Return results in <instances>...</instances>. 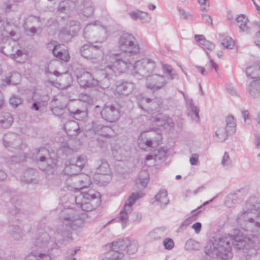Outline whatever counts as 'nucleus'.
Listing matches in <instances>:
<instances>
[{"instance_id":"nucleus-53","label":"nucleus","mask_w":260,"mask_h":260,"mask_svg":"<svg viewBox=\"0 0 260 260\" xmlns=\"http://www.w3.org/2000/svg\"><path fill=\"white\" fill-rule=\"evenodd\" d=\"M65 107L66 105L62 106L61 108L58 106L52 108V111L55 115L57 116H61L64 114Z\"/></svg>"},{"instance_id":"nucleus-17","label":"nucleus","mask_w":260,"mask_h":260,"mask_svg":"<svg viewBox=\"0 0 260 260\" xmlns=\"http://www.w3.org/2000/svg\"><path fill=\"white\" fill-rule=\"evenodd\" d=\"M250 82L247 87V91L250 96L253 99L260 98V77Z\"/></svg>"},{"instance_id":"nucleus-51","label":"nucleus","mask_w":260,"mask_h":260,"mask_svg":"<svg viewBox=\"0 0 260 260\" xmlns=\"http://www.w3.org/2000/svg\"><path fill=\"white\" fill-rule=\"evenodd\" d=\"M221 164L223 167H229L232 165V160L228 152H225L222 157Z\"/></svg>"},{"instance_id":"nucleus-63","label":"nucleus","mask_w":260,"mask_h":260,"mask_svg":"<svg viewBox=\"0 0 260 260\" xmlns=\"http://www.w3.org/2000/svg\"><path fill=\"white\" fill-rule=\"evenodd\" d=\"M254 43L256 46L260 47V30H258L255 34Z\"/></svg>"},{"instance_id":"nucleus-26","label":"nucleus","mask_w":260,"mask_h":260,"mask_svg":"<svg viewBox=\"0 0 260 260\" xmlns=\"http://www.w3.org/2000/svg\"><path fill=\"white\" fill-rule=\"evenodd\" d=\"M128 14L132 19L134 20L139 19L143 22H148L150 20L148 14L143 11L136 10L129 12Z\"/></svg>"},{"instance_id":"nucleus-34","label":"nucleus","mask_w":260,"mask_h":260,"mask_svg":"<svg viewBox=\"0 0 260 260\" xmlns=\"http://www.w3.org/2000/svg\"><path fill=\"white\" fill-rule=\"evenodd\" d=\"M80 24L79 21L76 20H70L67 24L66 26L68 27L72 33V36L77 35L80 29Z\"/></svg>"},{"instance_id":"nucleus-14","label":"nucleus","mask_w":260,"mask_h":260,"mask_svg":"<svg viewBox=\"0 0 260 260\" xmlns=\"http://www.w3.org/2000/svg\"><path fill=\"white\" fill-rule=\"evenodd\" d=\"M100 113L102 117L109 122L117 121L120 117L119 109L112 105H104Z\"/></svg>"},{"instance_id":"nucleus-1","label":"nucleus","mask_w":260,"mask_h":260,"mask_svg":"<svg viewBox=\"0 0 260 260\" xmlns=\"http://www.w3.org/2000/svg\"><path fill=\"white\" fill-rule=\"evenodd\" d=\"M79 218L73 209H65L59 217V223L53 233H39V235L33 242L35 251L28 255L25 260H51L48 252L53 249H58L62 245L71 242L72 230L74 228L75 222ZM52 233V232H51Z\"/></svg>"},{"instance_id":"nucleus-39","label":"nucleus","mask_w":260,"mask_h":260,"mask_svg":"<svg viewBox=\"0 0 260 260\" xmlns=\"http://www.w3.org/2000/svg\"><path fill=\"white\" fill-rule=\"evenodd\" d=\"M230 134L228 129L224 127H219L215 132V135L218 138V141L224 142L228 138V135Z\"/></svg>"},{"instance_id":"nucleus-41","label":"nucleus","mask_w":260,"mask_h":260,"mask_svg":"<svg viewBox=\"0 0 260 260\" xmlns=\"http://www.w3.org/2000/svg\"><path fill=\"white\" fill-rule=\"evenodd\" d=\"M187 104L191 111V117L195 121L198 122L199 120V110L197 107L194 106L192 100H188L187 101Z\"/></svg>"},{"instance_id":"nucleus-3","label":"nucleus","mask_w":260,"mask_h":260,"mask_svg":"<svg viewBox=\"0 0 260 260\" xmlns=\"http://www.w3.org/2000/svg\"><path fill=\"white\" fill-rule=\"evenodd\" d=\"M75 74L79 85L83 88L96 85L103 88H108L110 85L111 81L114 80L116 76L115 71L110 67L100 69L93 76L82 68H77Z\"/></svg>"},{"instance_id":"nucleus-52","label":"nucleus","mask_w":260,"mask_h":260,"mask_svg":"<svg viewBox=\"0 0 260 260\" xmlns=\"http://www.w3.org/2000/svg\"><path fill=\"white\" fill-rule=\"evenodd\" d=\"M23 55V52L22 50L17 49L15 51V53H12L8 55H9L10 57L16 60L17 62H21V60L19 59V58Z\"/></svg>"},{"instance_id":"nucleus-46","label":"nucleus","mask_w":260,"mask_h":260,"mask_svg":"<svg viewBox=\"0 0 260 260\" xmlns=\"http://www.w3.org/2000/svg\"><path fill=\"white\" fill-rule=\"evenodd\" d=\"M178 11L181 18L189 21L193 20V16L189 12H186L184 10L180 8H178Z\"/></svg>"},{"instance_id":"nucleus-36","label":"nucleus","mask_w":260,"mask_h":260,"mask_svg":"<svg viewBox=\"0 0 260 260\" xmlns=\"http://www.w3.org/2000/svg\"><path fill=\"white\" fill-rule=\"evenodd\" d=\"M71 113L73 115V117L78 120L83 121L87 116V110L77 109L74 111H70Z\"/></svg>"},{"instance_id":"nucleus-13","label":"nucleus","mask_w":260,"mask_h":260,"mask_svg":"<svg viewBox=\"0 0 260 260\" xmlns=\"http://www.w3.org/2000/svg\"><path fill=\"white\" fill-rule=\"evenodd\" d=\"M162 100L161 98L151 99L145 97H141L138 99L137 104L143 111L148 113L153 112L159 109L162 105Z\"/></svg>"},{"instance_id":"nucleus-45","label":"nucleus","mask_w":260,"mask_h":260,"mask_svg":"<svg viewBox=\"0 0 260 260\" xmlns=\"http://www.w3.org/2000/svg\"><path fill=\"white\" fill-rule=\"evenodd\" d=\"M81 9L85 16L89 17L93 14L94 8L92 3L91 4H87V6H84Z\"/></svg>"},{"instance_id":"nucleus-42","label":"nucleus","mask_w":260,"mask_h":260,"mask_svg":"<svg viewBox=\"0 0 260 260\" xmlns=\"http://www.w3.org/2000/svg\"><path fill=\"white\" fill-rule=\"evenodd\" d=\"M199 247V243L193 239L188 240L185 244V248L187 250H197Z\"/></svg>"},{"instance_id":"nucleus-20","label":"nucleus","mask_w":260,"mask_h":260,"mask_svg":"<svg viewBox=\"0 0 260 260\" xmlns=\"http://www.w3.org/2000/svg\"><path fill=\"white\" fill-rule=\"evenodd\" d=\"M64 128L67 134L71 136H77L81 132L78 124L74 120L67 121Z\"/></svg>"},{"instance_id":"nucleus-54","label":"nucleus","mask_w":260,"mask_h":260,"mask_svg":"<svg viewBox=\"0 0 260 260\" xmlns=\"http://www.w3.org/2000/svg\"><path fill=\"white\" fill-rule=\"evenodd\" d=\"M163 244L166 249L170 250L174 247V243L172 239L166 238L163 241Z\"/></svg>"},{"instance_id":"nucleus-32","label":"nucleus","mask_w":260,"mask_h":260,"mask_svg":"<svg viewBox=\"0 0 260 260\" xmlns=\"http://www.w3.org/2000/svg\"><path fill=\"white\" fill-rule=\"evenodd\" d=\"M75 159H72L70 165L64 168V172L69 175H76L80 172V169L74 164Z\"/></svg>"},{"instance_id":"nucleus-33","label":"nucleus","mask_w":260,"mask_h":260,"mask_svg":"<svg viewBox=\"0 0 260 260\" xmlns=\"http://www.w3.org/2000/svg\"><path fill=\"white\" fill-rule=\"evenodd\" d=\"M66 187L68 190L72 191L77 192L80 191L83 186H79L76 178L74 180L72 179H68L66 183Z\"/></svg>"},{"instance_id":"nucleus-10","label":"nucleus","mask_w":260,"mask_h":260,"mask_svg":"<svg viewBox=\"0 0 260 260\" xmlns=\"http://www.w3.org/2000/svg\"><path fill=\"white\" fill-rule=\"evenodd\" d=\"M155 67L156 63L153 60L150 58H143L135 62L132 74L139 80L149 77L153 72Z\"/></svg>"},{"instance_id":"nucleus-35","label":"nucleus","mask_w":260,"mask_h":260,"mask_svg":"<svg viewBox=\"0 0 260 260\" xmlns=\"http://www.w3.org/2000/svg\"><path fill=\"white\" fill-rule=\"evenodd\" d=\"M72 33L66 26L62 27L59 33V38L63 42H67L73 37Z\"/></svg>"},{"instance_id":"nucleus-8","label":"nucleus","mask_w":260,"mask_h":260,"mask_svg":"<svg viewBox=\"0 0 260 260\" xmlns=\"http://www.w3.org/2000/svg\"><path fill=\"white\" fill-rule=\"evenodd\" d=\"M118 46L121 53L134 55L140 52V47L135 37L126 32L121 35L118 40Z\"/></svg>"},{"instance_id":"nucleus-56","label":"nucleus","mask_w":260,"mask_h":260,"mask_svg":"<svg viewBox=\"0 0 260 260\" xmlns=\"http://www.w3.org/2000/svg\"><path fill=\"white\" fill-rule=\"evenodd\" d=\"M147 147H154L158 145V141L154 139H148L144 142Z\"/></svg>"},{"instance_id":"nucleus-64","label":"nucleus","mask_w":260,"mask_h":260,"mask_svg":"<svg viewBox=\"0 0 260 260\" xmlns=\"http://www.w3.org/2000/svg\"><path fill=\"white\" fill-rule=\"evenodd\" d=\"M242 115L245 123H246L247 121H249V112L247 110L242 111Z\"/></svg>"},{"instance_id":"nucleus-48","label":"nucleus","mask_w":260,"mask_h":260,"mask_svg":"<svg viewBox=\"0 0 260 260\" xmlns=\"http://www.w3.org/2000/svg\"><path fill=\"white\" fill-rule=\"evenodd\" d=\"M22 100L18 96L13 95L9 100L10 104L13 107H17L19 105L21 104Z\"/></svg>"},{"instance_id":"nucleus-50","label":"nucleus","mask_w":260,"mask_h":260,"mask_svg":"<svg viewBox=\"0 0 260 260\" xmlns=\"http://www.w3.org/2000/svg\"><path fill=\"white\" fill-rule=\"evenodd\" d=\"M194 220V217H193V216L187 218L181 223L180 227L178 229V230L182 231L185 229L186 227L190 225Z\"/></svg>"},{"instance_id":"nucleus-9","label":"nucleus","mask_w":260,"mask_h":260,"mask_svg":"<svg viewBox=\"0 0 260 260\" xmlns=\"http://www.w3.org/2000/svg\"><path fill=\"white\" fill-rule=\"evenodd\" d=\"M100 197L99 192L93 189H89L87 191H81L79 194L75 197V202L77 205L85 211H90L96 208V205H93L94 200Z\"/></svg>"},{"instance_id":"nucleus-59","label":"nucleus","mask_w":260,"mask_h":260,"mask_svg":"<svg viewBox=\"0 0 260 260\" xmlns=\"http://www.w3.org/2000/svg\"><path fill=\"white\" fill-rule=\"evenodd\" d=\"M202 224L200 222H197L192 225V228L194 230L196 234H199L201 230Z\"/></svg>"},{"instance_id":"nucleus-21","label":"nucleus","mask_w":260,"mask_h":260,"mask_svg":"<svg viewBox=\"0 0 260 260\" xmlns=\"http://www.w3.org/2000/svg\"><path fill=\"white\" fill-rule=\"evenodd\" d=\"M54 44L55 42H53L48 44V48H51V45L53 46L52 53L54 55L62 60L68 61L70 58L68 52L65 49L61 50L59 46L55 45Z\"/></svg>"},{"instance_id":"nucleus-58","label":"nucleus","mask_w":260,"mask_h":260,"mask_svg":"<svg viewBox=\"0 0 260 260\" xmlns=\"http://www.w3.org/2000/svg\"><path fill=\"white\" fill-rule=\"evenodd\" d=\"M235 194H231L227 197L225 201V204L226 206L230 207L232 206L231 202H233V200L236 198Z\"/></svg>"},{"instance_id":"nucleus-29","label":"nucleus","mask_w":260,"mask_h":260,"mask_svg":"<svg viewBox=\"0 0 260 260\" xmlns=\"http://www.w3.org/2000/svg\"><path fill=\"white\" fill-rule=\"evenodd\" d=\"M13 122V118L9 113H4L0 116V127L9 128Z\"/></svg>"},{"instance_id":"nucleus-18","label":"nucleus","mask_w":260,"mask_h":260,"mask_svg":"<svg viewBox=\"0 0 260 260\" xmlns=\"http://www.w3.org/2000/svg\"><path fill=\"white\" fill-rule=\"evenodd\" d=\"M21 80V75L17 72H9L2 79V84L4 86L17 85Z\"/></svg>"},{"instance_id":"nucleus-16","label":"nucleus","mask_w":260,"mask_h":260,"mask_svg":"<svg viewBox=\"0 0 260 260\" xmlns=\"http://www.w3.org/2000/svg\"><path fill=\"white\" fill-rule=\"evenodd\" d=\"M135 84L132 82L120 81L117 82L115 92L120 95L127 96L135 89Z\"/></svg>"},{"instance_id":"nucleus-5","label":"nucleus","mask_w":260,"mask_h":260,"mask_svg":"<svg viewBox=\"0 0 260 260\" xmlns=\"http://www.w3.org/2000/svg\"><path fill=\"white\" fill-rule=\"evenodd\" d=\"M110 245L111 249L106 254V258L109 260L121 259L124 257L125 253L134 254L138 248V242L128 238L114 241Z\"/></svg>"},{"instance_id":"nucleus-30","label":"nucleus","mask_w":260,"mask_h":260,"mask_svg":"<svg viewBox=\"0 0 260 260\" xmlns=\"http://www.w3.org/2000/svg\"><path fill=\"white\" fill-rule=\"evenodd\" d=\"M96 165L98 166L96 168V173L100 174L106 175L110 172L109 165L108 162L102 159L96 162Z\"/></svg>"},{"instance_id":"nucleus-28","label":"nucleus","mask_w":260,"mask_h":260,"mask_svg":"<svg viewBox=\"0 0 260 260\" xmlns=\"http://www.w3.org/2000/svg\"><path fill=\"white\" fill-rule=\"evenodd\" d=\"M236 20L239 24V27L241 31H245L246 33L250 32V27L248 26V19L243 14H240L236 17Z\"/></svg>"},{"instance_id":"nucleus-24","label":"nucleus","mask_w":260,"mask_h":260,"mask_svg":"<svg viewBox=\"0 0 260 260\" xmlns=\"http://www.w3.org/2000/svg\"><path fill=\"white\" fill-rule=\"evenodd\" d=\"M149 180V174L147 171L142 170L138 174L136 182L137 188L139 189L144 188L147 185Z\"/></svg>"},{"instance_id":"nucleus-23","label":"nucleus","mask_w":260,"mask_h":260,"mask_svg":"<svg viewBox=\"0 0 260 260\" xmlns=\"http://www.w3.org/2000/svg\"><path fill=\"white\" fill-rule=\"evenodd\" d=\"M81 54L82 56L87 59H96L102 53L100 47L96 45H92L88 50L81 52Z\"/></svg>"},{"instance_id":"nucleus-7","label":"nucleus","mask_w":260,"mask_h":260,"mask_svg":"<svg viewBox=\"0 0 260 260\" xmlns=\"http://www.w3.org/2000/svg\"><path fill=\"white\" fill-rule=\"evenodd\" d=\"M83 36L89 42L102 43L107 38V30L96 22L91 23L84 28Z\"/></svg>"},{"instance_id":"nucleus-22","label":"nucleus","mask_w":260,"mask_h":260,"mask_svg":"<svg viewBox=\"0 0 260 260\" xmlns=\"http://www.w3.org/2000/svg\"><path fill=\"white\" fill-rule=\"evenodd\" d=\"M127 148V147L124 146L121 147L118 145L114 146L112 150L114 157L116 160L120 161L127 156L129 153Z\"/></svg>"},{"instance_id":"nucleus-4","label":"nucleus","mask_w":260,"mask_h":260,"mask_svg":"<svg viewBox=\"0 0 260 260\" xmlns=\"http://www.w3.org/2000/svg\"><path fill=\"white\" fill-rule=\"evenodd\" d=\"M260 203L250 198L245 207L236 215L237 226L246 232H253L260 228Z\"/></svg>"},{"instance_id":"nucleus-12","label":"nucleus","mask_w":260,"mask_h":260,"mask_svg":"<svg viewBox=\"0 0 260 260\" xmlns=\"http://www.w3.org/2000/svg\"><path fill=\"white\" fill-rule=\"evenodd\" d=\"M141 197V193H132L125 201V205L117 218V221L121 222L123 229L126 226V223L128 221V214L133 210V205Z\"/></svg>"},{"instance_id":"nucleus-61","label":"nucleus","mask_w":260,"mask_h":260,"mask_svg":"<svg viewBox=\"0 0 260 260\" xmlns=\"http://www.w3.org/2000/svg\"><path fill=\"white\" fill-rule=\"evenodd\" d=\"M133 220L134 221L139 222L142 219V215L139 212H134L133 214Z\"/></svg>"},{"instance_id":"nucleus-19","label":"nucleus","mask_w":260,"mask_h":260,"mask_svg":"<svg viewBox=\"0 0 260 260\" xmlns=\"http://www.w3.org/2000/svg\"><path fill=\"white\" fill-rule=\"evenodd\" d=\"M76 7V4L71 0H64L61 2L57 8V12L59 13L69 14Z\"/></svg>"},{"instance_id":"nucleus-49","label":"nucleus","mask_w":260,"mask_h":260,"mask_svg":"<svg viewBox=\"0 0 260 260\" xmlns=\"http://www.w3.org/2000/svg\"><path fill=\"white\" fill-rule=\"evenodd\" d=\"M167 117L166 116H164L161 113H159L152 120L153 122L158 123L157 124L158 126H162L165 123Z\"/></svg>"},{"instance_id":"nucleus-27","label":"nucleus","mask_w":260,"mask_h":260,"mask_svg":"<svg viewBox=\"0 0 260 260\" xmlns=\"http://www.w3.org/2000/svg\"><path fill=\"white\" fill-rule=\"evenodd\" d=\"M95 131L99 135L105 137H112L114 135L113 129L108 126L99 125L95 128Z\"/></svg>"},{"instance_id":"nucleus-31","label":"nucleus","mask_w":260,"mask_h":260,"mask_svg":"<svg viewBox=\"0 0 260 260\" xmlns=\"http://www.w3.org/2000/svg\"><path fill=\"white\" fill-rule=\"evenodd\" d=\"M219 40L223 47L225 49H232L234 46V41L229 36L224 34L219 35Z\"/></svg>"},{"instance_id":"nucleus-11","label":"nucleus","mask_w":260,"mask_h":260,"mask_svg":"<svg viewBox=\"0 0 260 260\" xmlns=\"http://www.w3.org/2000/svg\"><path fill=\"white\" fill-rule=\"evenodd\" d=\"M33 154V157L37 161L39 167L43 171H49L50 169H53L57 164V159L53 158L49 151L45 148L35 149V152Z\"/></svg>"},{"instance_id":"nucleus-62","label":"nucleus","mask_w":260,"mask_h":260,"mask_svg":"<svg viewBox=\"0 0 260 260\" xmlns=\"http://www.w3.org/2000/svg\"><path fill=\"white\" fill-rule=\"evenodd\" d=\"M195 67L202 75L206 76L207 75V72L204 67L199 66H196Z\"/></svg>"},{"instance_id":"nucleus-40","label":"nucleus","mask_w":260,"mask_h":260,"mask_svg":"<svg viewBox=\"0 0 260 260\" xmlns=\"http://www.w3.org/2000/svg\"><path fill=\"white\" fill-rule=\"evenodd\" d=\"M226 128L230 132V134H233L236 131V122L233 116H228L226 118Z\"/></svg>"},{"instance_id":"nucleus-57","label":"nucleus","mask_w":260,"mask_h":260,"mask_svg":"<svg viewBox=\"0 0 260 260\" xmlns=\"http://www.w3.org/2000/svg\"><path fill=\"white\" fill-rule=\"evenodd\" d=\"M199 154L197 153H193L192 154L191 157L190 158V163L192 165H197L198 162Z\"/></svg>"},{"instance_id":"nucleus-2","label":"nucleus","mask_w":260,"mask_h":260,"mask_svg":"<svg viewBox=\"0 0 260 260\" xmlns=\"http://www.w3.org/2000/svg\"><path fill=\"white\" fill-rule=\"evenodd\" d=\"M233 246L237 249L246 250L245 252L247 256H254L258 249V238L252 235L223 234L208 242L204 251L210 258L228 260L233 256Z\"/></svg>"},{"instance_id":"nucleus-15","label":"nucleus","mask_w":260,"mask_h":260,"mask_svg":"<svg viewBox=\"0 0 260 260\" xmlns=\"http://www.w3.org/2000/svg\"><path fill=\"white\" fill-rule=\"evenodd\" d=\"M167 83V79L164 75L155 74L147 79L146 86L154 91L162 88Z\"/></svg>"},{"instance_id":"nucleus-38","label":"nucleus","mask_w":260,"mask_h":260,"mask_svg":"<svg viewBox=\"0 0 260 260\" xmlns=\"http://www.w3.org/2000/svg\"><path fill=\"white\" fill-rule=\"evenodd\" d=\"M161 68L164 74H167L169 77V79L174 80L177 77V74L174 71L172 66L169 64H162Z\"/></svg>"},{"instance_id":"nucleus-55","label":"nucleus","mask_w":260,"mask_h":260,"mask_svg":"<svg viewBox=\"0 0 260 260\" xmlns=\"http://www.w3.org/2000/svg\"><path fill=\"white\" fill-rule=\"evenodd\" d=\"M201 45L204 49H207L209 50H212L215 48V45L211 42L205 40L204 42L201 43Z\"/></svg>"},{"instance_id":"nucleus-6","label":"nucleus","mask_w":260,"mask_h":260,"mask_svg":"<svg viewBox=\"0 0 260 260\" xmlns=\"http://www.w3.org/2000/svg\"><path fill=\"white\" fill-rule=\"evenodd\" d=\"M131 55L123 53L107 55L105 56L107 65L104 68L111 67L115 71L116 75V69L120 73H124L131 66Z\"/></svg>"},{"instance_id":"nucleus-37","label":"nucleus","mask_w":260,"mask_h":260,"mask_svg":"<svg viewBox=\"0 0 260 260\" xmlns=\"http://www.w3.org/2000/svg\"><path fill=\"white\" fill-rule=\"evenodd\" d=\"M34 20H37L38 21H40L39 17H37L35 16H30L29 17L26 22V23L24 24V28L25 33L28 36H33L37 32V28L35 27H29L27 26V23L28 21H33Z\"/></svg>"},{"instance_id":"nucleus-25","label":"nucleus","mask_w":260,"mask_h":260,"mask_svg":"<svg viewBox=\"0 0 260 260\" xmlns=\"http://www.w3.org/2000/svg\"><path fill=\"white\" fill-rule=\"evenodd\" d=\"M155 201L161 208H164L169 203V200L166 189L160 190L155 196Z\"/></svg>"},{"instance_id":"nucleus-43","label":"nucleus","mask_w":260,"mask_h":260,"mask_svg":"<svg viewBox=\"0 0 260 260\" xmlns=\"http://www.w3.org/2000/svg\"><path fill=\"white\" fill-rule=\"evenodd\" d=\"M9 231L15 239L18 240L21 237L22 232L20 228L18 226H10Z\"/></svg>"},{"instance_id":"nucleus-44","label":"nucleus","mask_w":260,"mask_h":260,"mask_svg":"<svg viewBox=\"0 0 260 260\" xmlns=\"http://www.w3.org/2000/svg\"><path fill=\"white\" fill-rule=\"evenodd\" d=\"M76 181H77L79 186H83V187L80 189V190H82L83 189L89 187L91 183L89 177L87 175L84 176V178L83 179H76Z\"/></svg>"},{"instance_id":"nucleus-60","label":"nucleus","mask_w":260,"mask_h":260,"mask_svg":"<svg viewBox=\"0 0 260 260\" xmlns=\"http://www.w3.org/2000/svg\"><path fill=\"white\" fill-rule=\"evenodd\" d=\"M202 17L206 23L212 25V19L210 16L206 14H203L202 15Z\"/></svg>"},{"instance_id":"nucleus-47","label":"nucleus","mask_w":260,"mask_h":260,"mask_svg":"<svg viewBox=\"0 0 260 260\" xmlns=\"http://www.w3.org/2000/svg\"><path fill=\"white\" fill-rule=\"evenodd\" d=\"M75 159L74 164L80 169V171L86 162L87 159L84 156H79L77 158H74Z\"/></svg>"}]
</instances>
